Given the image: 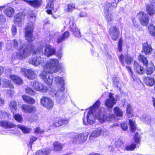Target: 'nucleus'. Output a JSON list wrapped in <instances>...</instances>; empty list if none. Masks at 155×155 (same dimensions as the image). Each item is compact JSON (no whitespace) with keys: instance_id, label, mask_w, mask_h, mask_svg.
Returning <instances> with one entry per match:
<instances>
[{"instance_id":"9","label":"nucleus","mask_w":155,"mask_h":155,"mask_svg":"<svg viewBox=\"0 0 155 155\" xmlns=\"http://www.w3.org/2000/svg\"><path fill=\"white\" fill-rule=\"evenodd\" d=\"M31 85L32 87L36 91L46 92L48 89L47 87L42 83L37 81H34L31 82Z\"/></svg>"},{"instance_id":"12","label":"nucleus","mask_w":155,"mask_h":155,"mask_svg":"<svg viewBox=\"0 0 155 155\" xmlns=\"http://www.w3.org/2000/svg\"><path fill=\"white\" fill-rule=\"evenodd\" d=\"M114 94L110 93L109 97L105 101L104 105L107 108H112L116 103L117 100L113 97Z\"/></svg>"},{"instance_id":"58","label":"nucleus","mask_w":155,"mask_h":155,"mask_svg":"<svg viewBox=\"0 0 155 155\" xmlns=\"http://www.w3.org/2000/svg\"><path fill=\"white\" fill-rule=\"evenodd\" d=\"M153 71L154 69L153 68L151 67L150 68H148L146 72L147 74L150 75L152 74Z\"/></svg>"},{"instance_id":"5","label":"nucleus","mask_w":155,"mask_h":155,"mask_svg":"<svg viewBox=\"0 0 155 155\" xmlns=\"http://www.w3.org/2000/svg\"><path fill=\"white\" fill-rule=\"evenodd\" d=\"M55 81L57 84L61 85V88L57 91L53 90L50 92V94L56 97L57 102L62 104L65 102L63 91L64 90V80L63 78L58 76L55 78Z\"/></svg>"},{"instance_id":"30","label":"nucleus","mask_w":155,"mask_h":155,"mask_svg":"<svg viewBox=\"0 0 155 155\" xmlns=\"http://www.w3.org/2000/svg\"><path fill=\"white\" fill-rule=\"evenodd\" d=\"M51 153V150L49 148H46L42 150H38L36 153V155H49Z\"/></svg>"},{"instance_id":"8","label":"nucleus","mask_w":155,"mask_h":155,"mask_svg":"<svg viewBox=\"0 0 155 155\" xmlns=\"http://www.w3.org/2000/svg\"><path fill=\"white\" fill-rule=\"evenodd\" d=\"M104 135H107V132L106 130H104L101 127H99L95 129L90 133L89 139L90 140H93L95 138L100 135L102 133Z\"/></svg>"},{"instance_id":"52","label":"nucleus","mask_w":155,"mask_h":155,"mask_svg":"<svg viewBox=\"0 0 155 155\" xmlns=\"http://www.w3.org/2000/svg\"><path fill=\"white\" fill-rule=\"evenodd\" d=\"M11 31L12 36H15L17 31V29L15 26L14 25H12L11 28Z\"/></svg>"},{"instance_id":"20","label":"nucleus","mask_w":155,"mask_h":155,"mask_svg":"<svg viewBox=\"0 0 155 155\" xmlns=\"http://www.w3.org/2000/svg\"><path fill=\"white\" fill-rule=\"evenodd\" d=\"M70 28L71 31L73 32L74 35L78 37L81 36L80 32L78 28H76V26L73 21H70Z\"/></svg>"},{"instance_id":"28","label":"nucleus","mask_w":155,"mask_h":155,"mask_svg":"<svg viewBox=\"0 0 155 155\" xmlns=\"http://www.w3.org/2000/svg\"><path fill=\"white\" fill-rule=\"evenodd\" d=\"M121 0H114V2H113L111 5L108 2H106L105 3L104 5V10L105 12H108L109 11V8H110L111 6H112L114 7H116L117 6V4Z\"/></svg>"},{"instance_id":"54","label":"nucleus","mask_w":155,"mask_h":155,"mask_svg":"<svg viewBox=\"0 0 155 155\" xmlns=\"http://www.w3.org/2000/svg\"><path fill=\"white\" fill-rule=\"evenodd\" d=\"M6 20V19L4 15L0 14V24L4 23L5 22Z\"/></svg>"},{"instance_id":"4","label":"nucleus","mask_w":155,"mask_h":155,"mask_svg":"<svg viewBox=\"0 0 155 155\" xmlns=\"http://www.w3.org/2000/svg\"><path fill=\"white\" fill-rule=\"evenodd\" d=\"M41 46L39 49H35L33 52V57L28 60V63L35 66H37L39 65H43L46 61L45 58L41 57L42 54L43 50L44 44L42 42L39 44Z\"/></svg>"},{"instance_id":"53","label":"nucleus","mask_w":155,"mask_h":155,"mask_svg":"<svg viewBox=\"0 0 155 155\" xmlns=\"http://www.w3.org/2000/svg\"><path fill=\"white\" fill-rule=\"evenodd\" d=\"M123 144V142L120 140H116L115 142V145L117 147H121Z\"/></svg>"},{"instance_id":"51","label":"nucleus","mask_w":155,"mask_h":155,"mask_svg":"<svg viewBox=\"0 0 155 155\" xmlns=\"http://www.w3.org/2000/svg\"><path fill=\"white\" fill-rule=\"evenodd\" d=\"M127 68L128 71L130 75V76L134 80L135 79V76L134 74V73L131 68L129 66H127Z\"/></svg>"},{"instance_id":"10","label":"nucleus","mask_w":155,"mask_h":155,"mask_svg":"<svg viewBox=\"0 0 155 155\" xmlns=\"http://www.w3.org/2000/svg\"><path fill=\"white\" fill-rule=\"evenodd\" d=\"M40 42H42L44 44L43 47L45 46V49L44 50V53L45 55L47 57H49L54 54L56 50L55 48L50 45H45L43 42H40L37 45V49H39V47H40L39 44Z\"/></svg>"},{"instance_id":"34","label":"nucleus","mask_w":155,"mask_h":155,"mask_svg":"<svg viewBox=\"0 0 155 155\" xmlns=\"http://www.w3.org/2000/svg\"><path fill=\"white\" fill-rule=\"evenodd\" d=\"M36 74L35 72L32 70H28L27 71V74L26 77L30 79H34L35 78Z\"/></svg>"},{"instance_id":"31","label":"nucleus","mask_w":155,"mask_h":155,"mask_svg":"<svg viewBox=\"0 0 155 155\" xmlns=\"http://www.w3.org/2000/svg\"><path fill=\"white\" fill-rule=\"evenodd\" d=\"M22 98L25 102L28 104H33L35 102V100L34 98L26 95H23Z\"/></svg>"},{"instance_id":"46","label":"nucleus","mask_w":155,"mask_h":155,"mask_svg":"<svg viewBox=\"0 0 155 155\" xmlns=\"http://www.w3.org/2000/svg\"><path fill=\"white\" fill-rule=\"evenodd\" d=\"M14 118L15 119L19 122L21 123L23 120L21 116L18 114H15L14 116Z\"/></svg>"},{"instance_id":"14","label":"nucleus","mask_w":155,"mask_h":155,"mask_svg":"<svg viewBox=\"0 0 155 155\" xmlns=\"http://www.w3.org/2000/svg\"><path fill=\"white\" fill-rule=\"evenodd\" d=\"M25 15L23 13L20 12L17 13L14 16V23L17 26L21 27L22 26V21Z\"/></svg>"},{"instance_id":"24","label":"nucleus","mask_w":155,"mask_h":155,"mask_svg":"<svg viewBox=\"0 0 155 155\" xmlns=\"http://www.w3.org/2000/svg\"><path fill=\"white\" fill-rule=\"evenodd\" d=\"M9 78L13 82L18 85H21L23 83V81L17 75H10L9 76Z\"/></svg>"},{"instance_id":"49","label":"nucleus","mask_w":155,"mask_h":155,"mask_svg":"<svg viewBox=\"0 0 155 155\" xmlns=\"http://www.w3.org/2000/svg\"><path fill=\"white\" fill-rule=\"evenodd\" d=\"M30 141L28 145V146L30 147L31 149V146L32 143L34 141H35L37 140V138L36 137L31 136L30 137Z\"/></svg>"},{"instance_id":"41","label":"nucleus","mask_w":155,"mask_h":155,"mask_svg":"<svg viewBox=\"0 0 155 155\" xmlns=\"http://www.w3.org/2000/svg\"><path fill=\"white\" fill-rule=\"evenodd\" d=\"M2 85L6 87H9L12 88L14 87L12 83L11 82L9 81L6 79L3 81Z\"/></svg>"},{"instance_id":"11","label":"nucleus","mask_w":155,"mask_h":155,"mask_svg":"<svg viewBox=\"0 0 155 155\" xmlns=\"http://www.w3.org/2000/svg\"><path fill=\"white\" fill-rule=\"evenodd\" d=\"M140 24L143 25H147L149 21L150 18L148 15L144 12H141L137 14V15Z\"/></svg>"},{"instance_id":"33","label":"nucleus","mask_w":155,"mask_h":155,"mask_svg":"<svg viewBox=\"0 0 155 155\" xmlns=\"http://www.w3.org/2000/svg\"><path fill=\"white\" fill-rule=\"evenodd\" d=\"M140 131V130L137 129V131H136L135 134L134 136L133 139L134 142L137 144L140 143L141 141V137L140 135L139 134L140 133L139 131Z\"/></svg>"},{"instance_id":"26","label":"nucleus","mask_w":155,"mask_h":155,"mask_svg":"<svg viewBox=\"0 0 155 155\" xmlns=\"http://www.w3.org/2000/svg\"><path fill=\"white\" fill-rule=\"evenodd\" d=\"M15 10L11 7H8L3 11V13L9 17H12L14 15Z\"/></svg>"},{"instance_id":"32","label":"nucleus","mask_w":155,"mask_h":155,"mask_svg":"<svg viewBox=\"0 0 155 155\" xmlns=\"http://www.w3.org/2000/svg\"><path fill=\"white\" fill-rule=\"evenodd\" d=\"M54 150L55 151H59L64 147V145L58 141H56L53 143Z\"/></svg>"},{"instance_id":"48","label":"nucleus","mask_w":155,"mask_h":155,"mask_svg":"<svg viewBox=\"0 0 155 155\" xmlns=\"http://www.w3.org/2000/svg\"><path fill=\"white\" fill-rule=\"evenodd\" d=\"M30 141L28 145V146L30 147L31 149V146L32 143L34 141H35L37 140V138L36 137L31 136L30 137Z\"/></svg>"},{"instance_id":"27","label":"nucleus","mask_w":155,"mask_h":155,"mask_svg":"<svg viewBox=\"0 0 155 155\" xmlns=\"http://www.w3.org/2000/svg\"><path fill=\"white\" fill-rule=\"evenodd\" d=\"M25 1L29 3L31 6L35 8L39 7L41 5V1L39 0H25Z\"/></svg>"},{"instance_id":"59","label":"nucleus","mask_w":155,"mask_h":155,"mask_svg":"<svg viewBox=\"0 0 155 155\" xmlns=\"http://www.w3.org/2000/svg\"><path fill=\"white\" fill-rule=\"evenodd\" d=\"M44 132V131L43 130L41 129L39 127H37L36 128L35 131V133H41Z\"/></svg>"},{"instance_id":"36","label":"nucleus","mask_w":155,"mask_h":155,"mask_svg":"<svg viewBox=\"0 0 155 155\" xmlns=\"http://www.w3.org/2000/svg\"><path fill=\"white\" fill-rule=\"evenodd\" d=\"M145 82L147 85L152 86L155 83V80L153 77H147L145 78Z\"/></svg>"},{"instance_id":"39","label":"nucleus","mask_w":155,"mask_h":155,"mask_svg":"<svg viewBox=\"0 0 155 155\" xmlns=\"http://www.w3.org/2000/svg\"><path fill=\"white\" fill-rule=\"evenodd\" d=\"M136 147V144L132 143L131 144H129L126 145L124 147V150L126 151L134 150Z\"/></svg>"},{"instance_id":"40","label":"nucleus","mask_w":155,"mask_h":155,"mask_svg":"<svg viewBox=\"0 0 155 155\" xmlns=\"http://www.w3.org/2000/svg\"><path fill=\"white\" fill-rule=\"evenodd\" d=\"M129 120L131 131L132 132L136 131L137 130L135 122L130 119Z\"/></svg>"},{"instance_id":"22","label":"nucleus","mask_w":155,"mask_h":155,"mask_svg":"<svg viewBox=\"0 0 155 155\" xmlns=\"http://www.w3.org/2000/svg\"><path fill=\"white\" fill-rule=\"evenodd\" d=\"M119 59L122 65L124 64V60L127 64H130L132 61V59L129 56H124L123 54H121L119 57Z\"/></svg>"},{"instance_id":"19","label":"nucleus","mask_w":155,"mask_h":155,"mask_svg":"<svg viewBox=\"0 0 155 155\" xmlns=\"http://www.w3.org/2000/svg\"><path fill=\"white\" fill-rule=\"evenodd\" d=\"M151 4H148L146 5V9L147 14L150 16L153 15L155 13V9L154 8L155 6L153 4V1L150 0Z\"/></svg>"},{"instance_id":"61","label":"nucleus","mask_w":155,"mask_h":155,"mask_svg":"<svg viewBox=\"0 0 155 155\" xmlns=\"http://www.w3.org/2000/svg\"><path fill=\"white\" fill-rule=\"evenodd\" d=\"M87 16V13L85 12H81L79 15V16L80 17H86Z\"/></svg>"},{"instance_id":"1","label":"nucleus","mask_w":155,"mask_h":155,"mask_svg":"<svg viewBox=\"0 0 155 155\" xmlns=\"http://www.w3.org/2000/svg\"><path fill=\"white\" fill-rule=\"evenodd\" d=\"M100 102L97 101L93 106L91 107L89 110H87L88 111L86 118H83V123L84 125H87V124H92L95 123V118H97L101 123H104L105 121H111L114 119L113 115L109 114L108 115H105L103 114L101 111L98 109L100 105Z\"/></svg>"},{"instance_id":"64","label":"nucleus","mask_w":155,"mask_h":155,"mask_svg":"<svg viewBox=\"0 0 155 155\" xmlns=\"http://www.w3.org/2000/svg\"><path fill=\"white\" fill-rule=\"evenodd\" d=\"M3 68L0 66V75L2 74L3 72Z\"/></svg>"},{"instance_id":"2","label":"nucleus","mask_w":155,"mask_h":155,"mask_svg":"<svg viewBox=\"0 0 155 155\" xmlns=\"http://www.w3.org/2000/svg\"><path fill=\"white\" fill-rule=\"evenodd\" d=\"M59 62L56 59H51L46 63L44 67L43 71L40 74L41 78L45 83L48 85L53 82L52 75L50 74L56 72L59 68Z\"/></svg>"},{"instance_id":"57","label":"nucleus","mask_w":155,"mask_h":155,"mask_svg":"<svg viewBox=\"0 0 155 155\" xmlns=\"http://www.w3.org/2000/svg\"><path fill=\"white\" fill-rule=\"evenodd\" d=\"M121 127L123 130L126 131L127 129V124L125 123H123L121 124Z\"/></svg>"},{"instance_id":"63","label":"nucleus","mask_w":155,"mask_h":155,"mask_svg":"<svg viewBox=\"0 0 155 155\" xmlns=\"http://www.w3.org/2000/svg\"><path fill=\"white\" fill-rule=\"evenodd\" d=\"M57 56L60 59L62 57V53L61 52H59L57 54Z\"/></svg>"},{"instance_id":"25","label":"nucleus","mask_w":155,"mask_h":155,"mask_svg":"<svg viewBox=\"0 0 155 155\" xmlns=\"http://www.w3.org/2000/svg\"><path fill=\"white\" fill-rule=\"evenodd\" d=\"M134 69L137 73L140 74H143L144 71L143 68L139 65L136 61H134Z\"/></svg>"},{"instance_id":"55","label":"nucleus","mask_w":155,"mask_h":155,"mask_svg":"<svg viewBox=\"0 0 155 155\" xmlns=\"http://www.w3.org/2000/svg\"><path fill=\"white\" fill-rule=\"evenodd\" d=\"M28 70L27 69L25 68H22L21 69L20 73L26 77L27 74Z\"/></svg>"},{"instance_id":"17","label":"nucleus","mask_w":155,"mask_h":155,"mask_svg":"<svg viewBox=\"0 0 155 155\" xmlns=\"http://www.w3.org/2000/svg\"><path fill=\"white\" fill-rule=\"evenodd\" d=\"M22 110L26 113H32L35 112L36 110L35 107L24 104L22 107Z\"/></svg>"},{"instance_id":"13","label":"nucleus","mask_w":155,"mask_h":155,"mask_svg":"<svg viewBox=\"0 0 155 155\" xmlns=\"http://www.w3.org/2000/svg\"><path fill=\"white\" fill-rule=\"evenodd\" d=\"M88 135L86 133L76 135L74 138V141L77 143H84L87 139Z\"/></svg>"},{"instance_id":"42","label":"nucleus","mask_w":155,"mask_h":155,"mask_svg":"<svg viewBox=\"0 0 155 155\" xmlns=\"http://www.w3.org/2000/svg\"><path fill=\"white\" fill-rule=\"evenodd\" d=\"M138 59L140 61L143 62V64L146 66H147L148 64V61L147 59L144 56L142 55H140L138 57Z\"/></svg>"},{"instance_id":"6","label":"nucleus","mask_w":155,"mask_h":155,"mask_svg":"<svg viewBox=\"0 0 155 155\" xmlns=\"http://www.w3.org/2000/svg\"><path fill=\"white\" fill-rule=\"evenodd\" d=\"M32 22L28 23L27 26L25 28V37L26 39L28 42H31L33 41L34 39L33 35V32L34 28V24L33 22L35 20V15H33L30 17V20H31Z\"/></svg>"},{"instance_id":"35","label":"nucleus","mask_w":155,"mask_h":155,"mask_svg":"<svg viewBox=\"0 0 155 155\" xmlns=\"http://www.w3.org/2000/svg\"><path fill=\"white\" fill-rule=\"evenodd\" d=\"M17 103L15 101H11L9 104V107L11 111L14 114L17 109Z\"/></svg>"},{"instance_id":"56","label":"nucleus","mask_w":155,"mask_h":155,"mask_svg":"<svg viewBox=\"0 0 155 155\" xmlns=\"http://www.w3.org/2000/svg\"><path fill=\"white\" fill-rule=\"evenodd\" d=\"M123 41L120 39L118 42V49L119 51H121L122 50V47L123 44Z\"/></svg>"},{"instance_id":"38","label":"nucleus","mask_w":155,"mask_h":155,"mask_svg":"<svg viewBox=\"0 0 155 155\" xmlns=\"http://www.w3.org/2000/svg\"><path fill=\"white\" fill-rule=\"evenodd\" d=\"M75 7V5L74 4H70L64 7V10L67 12H70L73 11Z\"/></svg>"},{"instance_id":"18","label":"nucleus","mask_w":155,"mask_h":155,"mask_svg":"<svg viewBox=\"0 0 155 155\" xmlns=\"http://www.w3.org/2000/svg\"><path fill=\"white\" fill-rule=\"evenodd\" d=\"M113 112L114 114V115L113 114H111L110 113H108V114H105V115H108L109 114H110L112 115H113L114 116V118L113 120L111 121H112L114 119V117L115 116L117 117H121L123 116V111L122 110L120 109L119 107H116L113 109Z\"/></svg>"},{"instance_id":"62","label":"nucleus","mask_w":155,"mask_h":155,"mask_svg":"<svg viewBox=\"0 0 155 155\" xmlns=\"http://www.w3.org/2000/svg\"><path fill=\"white\" fill-rule=\"evenodd\" d=\"M133 21L134 27L135 28H138V24L136 23V22H134V20H133Z\"/></svg>"},{"instance_id":"3","label":"nucleus","mask_w":155,"mask_h":155,"mask_svg":"<svg viewBox=\"0 0 155 155\" xmlns=\"http://www.w3.org/2000/svg\"><path fill=\"white\" fill-rule=\"evenodd\" d=\"M13 41L14 48L20 50L19 54L16 53L14 54L13 55H15L16 57L14 58L13 57V58H18V56L22 58H27L30 55L31 51L34 50L33 45L30 44L29 46H28L21 39H20L18 41L15 39Z\"/></svg>"},{"instance_id":"47","label":"nucleus","mask_w":155,"mask_h":155,"mask_svg":"<svg viewBox=\"0 0 155 155\" xmlns=\"http://www.w3.org/2000/svg\"><path fill=\"white\" fill-rule=\"evenodd\" d=\"M30 141L28 145V146L30 147L31 149V146L32 143L34 141H35L37 140V138L36 137L31 136L30 137Z\"/></svg>"},{"instance_id":"43","label":"nucleus","mask_w":155,"mask_h":155,"mask_svg":"<svg viewBox=\"0 0 155 155\" xmlns=\"http://www.w3.org/2000/svg\"><path fill=\"white\" fill-rule=\"evenodd\" d=\"M105 17L108 23H110L113 19V16L110 12H106Z\"/></svg>"},{"instance_id":"23","label":"nucleus","mask_w":155,"mask_h":155,"mask_svg":"<svg viewBox=\"0 0 155 155\" xmlns=\"http://www.w3.org/2000/svg\"><path fill=\"white\" fill-rule=\"evenodd\" d=\"M68 122L67 119H58L54 121L53 124V127H57L67 124Z\"/></svg>"},{"instance_id":"29","label":"nucleus","mask_w":155,"mask_h":155,"mask_svg":"<svg viewBox=\"0 0 155 155\" xmlns=\"http://www.w3.org/2000/svg\"><path fill=\"white\" fill-rule=\"evenodd\" d=\"M70 34L68 31L65 32L62 35H61L57 39V42L58 43H60L67 39L69 36Z\"/></svg>"},{"instance_id":"60","label":"nucleus","mask_w":155,"mask_h":155,"mask_svg":"<svg viewBox=\"0 0 155 155\" xmlns=\"http://www.w3.org/2000/svg\"><path fill=\"white\" fill-rule=\"evenodd\" d=\"M114 86L116 87H119V82L117 80V78L116 79V80H115L114 81Z\"/></svg>"},{"instance_id":"7","label":"nucleus","mask_w":155,"mask_h":155,"mask_svg":"<svg viewBox=\"0 0 155 155\" xmlns=\"http://www.w3.org/2000/svg\"><path fill=\"white\" fill-rule=\"evenodd\" d=\"M41 104L49 110H51L53 107L54 103L52 99L50 97L45 96H43L41 99Z\"/></svg>"},{"instance_id":"37","label":"nucleus","mask_w":155,"mask_h":155,"mask_svg":"<svg viewBox=\"0 0 155 155\" xmlns=\"http://www.w3.org/2000/svg\"><path fill=\"white\" fill-rule=\"evenodd\" d=\"M18 128L22 130V132L25 134H28L30 132L31 130L30 128H28L25 126L21 125H18Z\"/></svg>"},{"instance_id":"15","label":"nucleus","mask_w":155,"mask_h":155,"mask_svg":"<svg viewBox=\"0 0 155 155\" xmlns=\"http://www.w3.org/2000/svg\"><path fill=\"white\" fill-rule=\"evenodd\" d=\"M119 33L118 29L115 26H112L110 29L109 33L110 37L114 40H115L117 39L119 36Z\"/></svg>"},{"instance_id":"50","label":"nucleus","mask_w":155,"mask_h":155,"mask_svg":"<svg viewBox=\"0 0 155 155\" xmlns=\"http://www.w3.org/2000/svg\"><path fill=\"white\" fill-rule=\"evenodd\" d=\"M127 108V114H131L133 112L132 107L130 104H128Z\"/></svg>"},{"instance_id":"44","label":"nucleus","mask_w":155,"mask_h":155,"mask_svg":"<svg viewBox=\"0 0 155 155\" xmlns=\"http://www.w3.org/2000/svg\"><path fill=\"white\" fill-rule=\"evenodd\" d=\"M150 34L153 36H155V27L152 25H150L148 27Z\"/></svg>"},{"instance_id":"21","label":"nucleus","mask_w":155,"mask_h":155,"mask_svg":"<svg viewBox=\"0 0 155 155\" xmlns=\"http://www.w3.org/2000/svg\"><path fill=\"white\" fill-rule=\"evenodd\" d=\"M152 51L151 45L147 43L143 44L142 51L146 55L150 54Z\"/></svg>"},{"instance_id":"45","label":"nucleus","mask_w":155,"mask_h":155,"mask_svg":"<svg viewBox=\"0 0 155 155\" xmlns=\"http://www.w3.org/2000/svg\"><path fill=\"white\" fill-rule=\"evenodd\" d=\"M26 93L29 95H34L35 94V92L32 89L29 87H27L25 89Z\"/></svg>"},{"instance_id":"16","label":"nucleus","mask_w":155,"mask_h":155,"mask_svg":"<svg viewBox=\"0 0 155 155\" xmlns=\"http://www.w3.org/2000/svg\"><path fill=\"white\" fill-rule=\"evenodd\" d=\"M0 126L5 128H11L14 127L15 125L11 122L6 120H2L0 121Z\"/></svg>"}]
</instances>
